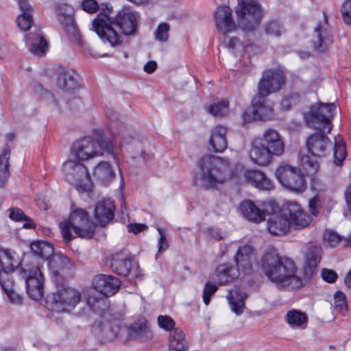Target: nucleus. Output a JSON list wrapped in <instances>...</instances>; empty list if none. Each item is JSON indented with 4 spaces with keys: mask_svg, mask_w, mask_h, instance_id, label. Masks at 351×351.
Segmentation results:
<instances>
[{
    "mask_svg": "<svg viewBox=\"0 0 351 351\" xmlns=\"http://www.w3.org/2000/svg\"><path fill=\"white\" fill-rule=\"evenodd\" d=\"M322 276L325 281L330 283L335 282L337 278V273L335 271L328 269H322Z\"/></svg>",
    "mask_w": 351,
    "mask_h": 351,
    "instance_id": "0e129e2a",
    "label": "nucleus"
},
{
    "mask_svg": "<svg viewBox=\"0 0 351 351\" xmlns=\"http://www.w3.org/2000/svg\"><path fill=\"white\" fill-rule=\"evenodd\" d=\"M324 239L330 246L335 247L341 242V237L332 230H326L324 234Z\"/></svg>",
    "mask_w": 351,
    "mask_h": 351,
    "instance_id": "5fc2aeb1",
    "label": "nucleus"
},
{
    "mask_svg": "<svg viewBox=\"0 0 351 351\" xmlns=\"http://www.w3.org/2000/svg\"><path fill=\"white\" fill-rule=\"evenodd\" d=\"M33 18L30 14H21L16 19L18 27L23 31H28L32 25Z\"/></svg>",
    "mask_w": 351,
    "mask_h": 351,
    "instance_id": "603ef678",
    "label": "nucleus"
},
{
    "mask_svg": "<svg viewBox=\"0 0 351 351\" xmlns=\"http://www.w3.org/2000/svg\"><path fill=\"white\" fill-rule=\"evenodd\" d=\"M10 149L5 145L0 155V186H3L7 182L9 176V158Z\"/></svg>",
    "mask_w": 351,
    "mask_h": 351,
    "instance_id": "79ce46f5",
    "label": "nucleus"
},
{
    "mask_svg": "<svg viewBox=\"0 0 351 351\" xmlns=\"http://www.w3.org/2000/svg\"><path fill=\"white\" fill-rule=\"evenodd\" d=\"M19 265V261L15 258V253L6 249H0V274L3 275V279L10 278V272L14 271Z\"/></svg>",
    "mask_w": 351,
    "mask_h": 351,
    "instance_id": "cd10ccee",
    "label": "nucleus"
},
{
    "mask_svg": "<svg viewBox=\"0 0 351 351\" xmlns=\"http://www.w3.org/2000/svg\"><path fill=\"white\" fill-rule=\"evenodd\" d=\"M321 257L322 248L319 245H311L307 247L304 267V276L306 279H310L316 273Z\"/></svg>",
    "mask_w": 351,
    "mask_h": 351,
    "instance_id": "4be33fe9",
    "label": "nucleus"
},
{
    "mask_svg": "<svg viewBox=\"0 0 351 351\" xmlns=\"http://www.w3.org/2000/svg\"><path fill=\"white\" fill-rule=\"evenodd\" d=\"M290 228L294 230L304 229L309 226L311 217L295 202H289L285 205Z\"/></svg>",
    "mask_w": 351,
    "mask_h": 351,
    "instance_id": "dca6fc26",
    "label": "nucleus"
},
{
    "mask_svg": "<svg viewBox=\"0 0 351 351\" xmlns=\"http://www.w3.org/2000/svg\"><path fill=\"white\" fill-rule=\"evenodd\" d=\"M130 338L140 341H148L153 337L152 332L146 322H135L128 327Z\"/></svg>",
    "mask_w": 351,
    "mask_h": 351,
    "instance_id": "72a5a7b5",
    "label": "nucleus"
},
{
    "mask_svg": "<svg viewBox=\"0 0 351 351\" xmlns=\"http://www.w3.org/2000/svg\"><path fill=\"white\" fill-rule=\"evenodd\" d=\"M128 230L135 234L147 230V226L143 223H130L127 226Z\"/></svg>",
    "mask_w": 351,
    "mask_h": 351,
    "instance_id": "69168bd1",
    "label": "nucleus"
},
{
    "mask_svg": "<svg viewBox=\"0 0 351 351\" xmlns=\"http://www.w3.org/2000/svg\"><path fill=\"white\" fill-rule=\"evenodd\" d=\"M114 143L108 138L101 136L99 138L85 137L76 141L71 149V152L79 160H87L107 153L111 154L116 160L114 153Z\"/></svg>",
    "mask_w": 351,
    "mask_h": 351,
    "instance_id": "20e7f679",
    "label": "nucleus"
},
{
    "mask_svg": "<svg viewBox=\"0 0 351 351\" xmlns=\"http://www.w3.org/2000/svg\"><path fill=\"white\" fill-rule=\"evenodd\" d=\"M334 305L335 309L343 316H345L348 311L346 297L341 291H337L334 296Z\"/></svg>",
    "mask_w": 351,
    "mask_h": 351,
    "instance_id": "8fccbe9b",
    "label": "nucleus"
},
{
    "mask_svg": "<svg viewBox=\"0 0 351 351\" xmlns=\"http://www.w3.org/2000/svg\"><path fill=\"white\" fill-rule=\"evenodd\" d=\"M254 258V250L250 245L239 246L234 256V261L239 268L250 270Z\"/></svg>",
    "mask_w": 351,
    "mask_h": 351,
    "instance_id": "c756f323",
    "label": "nucleus"
},
{
    "mask_svg": "<svg viewBox=\"0 0 351 351\" xmlns=\"http://www.w3.org/2000/svg\"><path fill=\"white\" fill-rule=\"evenodd\" d=\"M48 265L56 285L62 284L71 276L72 262L62 254H55L49 258Z\"/></svg>",
    "mask_w": 351,
    "mask_h": 351,
    "instance_id": "ddd939ff",
    "label": "nucleus"
},
{
    "mask_svg": "<svg viewBox=\"0 0 351 351\" xmlns=\"http://www.w3.org/2000/svg\"><path fill=\"white\" fill-rule=\"evenodd\" d=\"M57 12L59 14L58 20L66 33L71 40L79 43L80 35L73 18V8L67 4H62L58 6Z\"/></svg>",
    "mask_w": 351,
    "mask_h": 351,
    "instance_id": "a211bd4d",
    "label": "nucleus"
},
{
    "mask_svg": "<svg viewBox=\"0 0 351 351\" xmlns=\"http://www.w3.org/2000/svg\"><path fill=\"white\" fill-rule=\"evenodd\" d=\"M241 173L247 183L259 190L269 191L274 188V184L263 171L256 169L241 170Z\"/></svg>",
    "mask_w": 351,
    "mask_h": 351,
    "instance_id": "412c9836",
    "label": "nucleus"
},
{
    "mask_svg": "<svg viewBox=\"0 0 351 351\" xmlns=\"http://www.w3.org/2000/svg\"><path fill=\"white\" fill-rule=\"evenodd\" d=\"M86 304L95 313L104 317L108 309L106 300L103 297H98L95 292H90L87 295Z\"/></svg>",
    "mask_w": 351,
    "mask_h": 351,
    "instance_id": "a19ab883",
    "label": "nucleus"
},
{
    "mask_svg": "<svg viewBox=\"0 0 351 351\" xmlns=\"http://www.w3.org/2000/svg\"><path fill=\"white\" fill-rule=\"evenodd\" d=\"M273 155L260 141H254L252 143L250 158L254 163L260 166L267 165L271 162Z\"/></svg>",
    "mask_w": 351,
    "mask_h": 351,
    "instance_id": "a878e982",
    "label": "nucleus"
},
{
    "mask_svg": "<svg viewBox=\"0 0 351 351\" xmlns=\"http://www.w3.org/2000/svg\"><path fill=\"white\" fill-rule=\"evenodd\" d=\"M214 19L217 29L223 34L231 32L237 28L232 16V10L228 5L218 6Z\"/></svg>",
    "mask_w": 351,
    "mask_h": 351,
    "instance_id": "6ab92c4d",
    "label": "nucleus"
},
{
    "mask_svg": "<svg viewBox=\"0 0 351 351\" xmlns=\"http://www.w3.org/2000/svg\"><path fill=\"white\" fill-rule=\"evenodd\" d=\"M9 217L14 221H23L25 215L23 211L19 208H11Z\"/></svg>",
    "mask_w": 351,
    "mask_h": 351,
    "instance_id": "338daca9",
    "label": "nucleus"
},
{
    "mask_svg": "<svg viewBox=\"0 0 351 351\" xmlns=\"http://www.w3.org/2000/svg\"><path fill=\"white\" fill-rule=\"evenodd\" d=\"M47 50V43L42 36L36 35L30 44V51L35 55L42 56Z\"/></svg>",
    "mask_w": 351,
    "mask_h": 351,
    "instance_id": "de8ad7c7",
    "label": "nucleus"
},
{
    "mask_svg": "<svg viewBox=\"0 0 351 351\" xmlns=\"http://www.w3.org/2000/svg\"><path fill=\"white\" fill-rule=\"evenodd\" d=\"M158 324L160 328L167 331H171L176 325L174 320L168 315H159Z\"/></svg>",
    "mask_w": 351,
    "mask_h": 351,
    "instance_id": "6e6d98bb",
    "label": "nucleus"
},
{
    "mask_svg": "<svg viewBox=\"0 0 351 351\" xmlns=\"http://www.w3.org/2000/svg\"><path fill=\"white\" fill-rule=\"evenodd\" d=\"M30 247L33 254L45 259H49L53 254V246L47 241H35Z\"/></svg>",
    "mask_w": 351,
    "mask_h": 351,
    "instance_id": "37998d69",
    "label": "nucleus"
},
{
    "mask_svg": "<svg viewBox=\"0 0 351 351\" xmlns=\"http://www.w3.org/2000/svg\"><path fill=\"white\" fill-rule=\"evenodd\" d=\"M215 276L219 285H225L233 281L239 276V269L230 264H221L215 270Z\"/></svg>",
    "mask_w": 351,
    "mask_h": 351,
    "instance_id": "e433bc0d",
    "label": "nucleus"
},
{
    "mask_svg": "<svg viewBox=\"0 0 351 351\" xmlns=\"http://www.w3.org/2000/svg\"><path fill=\"white\" fill-rule=\"evenodd\" d=\"M276 176L281 184L291 191L302 193L305 190L304 175L296 167L288 165H280L276 171Z\"/></svg>",
    "mask_w": 351,
    "mask_h": 351,
    "instance_id": "f8f14e48",
    "label": "nucleus"
},
{
    "mask_svg": "<svg viewBox=\"0 0 351 351\" xmlns=\"http://www.w3.org/2000/svg\"><path fill=\"white\" fill-rule=\"evenodd\" d=\"M267 202H263L262 209L258 207L253 202L245 200L241 203L240 210L243 215L249 221L259 223L265 219L266 212L263 204Z\"/></svg>",
    "mask_w": 351,
    "mask_h": 351,
    "instance_id": "b1692460",
    "label": "nucleus"
},
{
    "mask_svg": "<svg viewBox=\"0 0 351 351\" xmlns=\"http://www.w3.org/2000/svg\"><path fill=\"white\" fill-rule=\"evenodd\" d=\"M226 131L223 126H217L212 131L210 144L215 152H222L226 149Z\"/></svg>",
    "mask_w": 351,
    "mask_h": 351,
    "instance_id": "4c0bfd02",
    "label": "nucleus"
},
{
    "mask_svg": "<svg viewBox=\"0 0 351 351\" xmlns=\"http://www.w3.org/2000/svg\"><path fill=\"white\" fill-rule=\"evenodd\" d=\"M0 285L5 293L10 302L16 304L22 302V297L13 289V281L10 278L3 279V275L0 274Z\"/></svg>",
    "mask_w": 351,
    "mask_h": 351,
    "instance_id": "c03bdc74",
    "label": "nucleus"
},
{
    "mask_svg": "<svg viewBox=\"0 0 351 351\" xmlns=\"http://www.w3.org/2000/svg\"><path fill=\"white\" fill-rule=\"evenodd\" d=\"M19 5L21 14H30L32 13V7L29 3L28 0H19Z\"/></svg>",
    "mask_w": 351,
    "mask_h": 351,
    "instance_id": "774afa93",
    "label": "nucleus"
},
{
    "mask_svg": "<svg viewBox=\"0 0 351 351\" xmlns=\"http://www.w3.org/2000/svg\"><path fill=\"white\" fill-rule=\"evenodd\" d=\"M265 211L269 217L267 219V229L274 235H284L290 229V223L285 206L280 209L278 204L273 200L263 204Z\"/></svg>",
    "mask_w": 351,
    "mask_h": 351,
    "instance_id": "9d476101",
    "label": "nucleus"
},
{
    "mask_svg": "<svg viewBox=\"0 0 351 351\" xmlns=\"http://www.w3.org/2000/svg\"><path fill=\"white\" fill-rule=\"evenodd\" d=\"M81 300L80 291L61 284L57 285L56 290L47 296V302L51 304L53 310L60 313H70Z\"/></svg>",
    "mask_w": 351,
    "mask_h": 351,
    "instance_id": "0eeeda50",
    "label": "nucleus"
},
{
    "mask_svg": "<svg viewBox=\"0 0 351 351\" xmlns=\"http://www.w3.org/2000/svg\"><path fill=\"white\" fill-rule=\"evenodd\" d=\"M263 31L269 36L278 38L285 32V28L280 21L271 20L264 24Z\"/></svg>",
    "mask_w": 351,
    "mask_h": 351,
    "instance_id": "a18cd8bd",
    "label": "nucleus"
},
{
    "mask_svg": "<svg viewBox=\"0 0 351 351\" xmlns=\"http://www.w3.org/2000/svg\"><path fill=\"white\" fill-rule=\"evenodd\" d=\"M243 120L244 123H250L254 121L259 120L258 118V115L256 112V110L254 106H253V109H247L245 110L243 113Z\"/></svg>",
    "mask_w": 351,
    "mask_h": 351,
    "instance_id": "e2e57ef3",
    "label": "nucleus"
},
{
    "mask_svg": "<svg viewBox=\"0 0 351 351\" xmlns=\"http://www.w3.org/2000/svg\"><path fill=\"white\" fill-rule=\"evenodd\" d=\"M263 145L274 156H280L285 151V144L279 133L274 129L266 130L263 134Z\"/></svg>",
    "mask_w": 351,
    "mask_h": 351,
    "instance_id": "393cba45",
    "label": "nucleus"
},
{
    "mask_svg": "<svg viewBox=\"0 0 351 351\" xmlns=\"http://www.w3.org/2000/svg\"><path fill=\"white\" fill-rule=\"evenodd\" d=\"M263 97H255L252 100L258 118L261 121L271 119L274 117V104L263 98Z\"/></svg>",
    "mask_w": 351,
    "mask_h": 351,
    "instance_id": "2f4dec72",
    "label": "nucleus"
},
{
    "mask_svg": "<svg viewBox=\"0 0 351 351\" xmlns=\"http://www.w3.org/2000/svg\"><path fill=\"white\" fill-rule=\"evenodd\" d=\"M208 112L215 117L226 115L229 112V102L226 99L215 103L208 108Z\"/></svg>",
    "mask_w": 351,
    "mask_h": 351,
    "instance_id": "09e8293b",
    "label": "nucleus"
},
{
    "mask_svg": "<svg viewBox=\"0 0 351 351\" xmlns=\"http://www.w3.org/2000/svg\"><path fill=\"white\" fill-rule=\"evenodd\" d=\"M59 228L64 241L68 243L75 237L93 238L95 226L87 212L78 208L71 211L67 219L60 222Z\"/></svg>",
    "mask_w": 351,
    "mask_h": 351,
    "instance_id": "f03ea898",
    "label": "nucleus"
},
{
    "mask_svg": "<svg viewBox=\"0 0 351 351\" xmlns=\"http://www.w3.org/2000/svg\"><path fill=\"white\" fill-rule=\"evenodd\" d=\"M285 82V74L282 71H265L258 86L259 96L267 97L271 93L280 90Z\"/></svg>",
    "mask_w": 351,
    "mask_h": 351,
    "instance_id": "4468645a",
    "label": "nucleus"
},
{
    "mask_svg": "<svg viewBox=\"0 0 351 351\" xmlns=\"http://www.w3.org/2000/svg\"><path fill=\"white\" fill-rule=\"evenodd\" d=\"M322 206L319 197L316 195L309 200L308 208L311 213L317 216L319 213V209Z\"/></svg>",
    "mask_w": 351,
    "mask_h": 351,
    "instance_id": "bf43d9fd",
    "label": "nucleus"
},
{
    "mask_svg": "<svg viewBox=\"0 0 351 351\" xmlns=\"http://www.w3.org/2000/svg\"><path fill=\"white\" fill-rule=\"evenodd\" d=\"M185 334L180 328H175L169 335V351H188Z\"/></svg>",
    "mask_w": 351,
    "mask_h": 351,
    "instance_id": "58836bf2",
    "label": "nucleus"
},
{
    "mask_svg": "<svg viewBox=\"0 0 351 351\" xmlns=\"http://www.w3.org/2000/svg\"><path fill=\"white\" fill-rule=\"evenodd\" d=\"M285 319L292 328H305L308 324L307 315L299 310L292 309L287 312Z\"/></svg>",
    "mask_w": 351,
    "mask_h": 351,
    "instance_id": "ea45409f",
    "label": "nucleus"
},
{
    "mask_svg": "<svg viewBox=\"0 0 351 351\" xmlns=\"http://www.w3.org/2000/svg\"><path fill=\"white\" fill-rule=\"evenodd\" d=\"M332 29L324 14V21L315 27L311 43L316 51L324 52L332 45Z\"/></svg>",
    "mask_w": 351,
    "mask_h": 351,
    "instance_id": "f3484780",
    "label": "nucleus"
},
{
    "mask_svg": "<svg viewBox=\"0 0 351 351\" xmlns=\"http://www.w3.org/2000/svg\"><path fill=\"white\" fill-rule=\"evenodd\" d=\"M82 9L87 13L94 14L99 9V5L95 0H84L81 3Z\"/></svg>",
    "mask_w": 351,
    "mask_h": 351,
    "instance_id": "13d9d810",
    "label": "nucleus"
},
{
    "mask_svg": "<svg viewBox=\"0 0 351 351\" xmlns=\"http://www.w3.org/2000/svg\"><path fill=\"white\" fill-rule=\"evenodd\" d=\"M261 268L265 275L279 289L295 290L302 286V280L297 275L294 262L281 258L274 249L268 250L264 253Z\"/></svg>",
    "mask_w": 351,
    "mask_h": 351,
    "instance_id": "f257e3e1",
    "label": "nucleus"
},
{
    "mask_svg": "<svg viewBox=\"0 0 351 351\" xmlns=\"http://www.w3.org/2000/svg\"><path fill=\"white\" fill-rule=\"evenodd\" d=\"M198 165L202 182L207 187H215L232 176L228 161L218 156H204Z\"/></svg>",
    "mask_w": 351,
    "mask_h": 351,
    "instance_id": "7ed1b4c3",
    "label": "nucleus"
},
{
    "mask_svg": "<svg viewBox=\"0 0 351 351\" xmlns=\"http://www.w3.org/2000/svg\"><path fill=\"white\" fill-rule=\"evenodd\" d=\"M330 145V143L328 137L320 132L311 135L306 140L308 151L314 157L325 156L326 151Z\"/></svg>",
    "mask_w": 351,
    "mask_h": 351,
    "instance_id": "5701e85b",
    "label": "nucleus"
},
{
    "mask_svg": "<svg viewBox=\"0 0 351 351\" xmlns=\"http://www.w3.org/2000/svg\"><path fill=\"white\" fill-rule=\"evenodd\" d=\"M300 95L293 93L285 96L281 101V106L285 110H289L300 101Z\"/></svg>",
    "mask_w": 351,
    "mask_h": 351,
    "instance_id": "864d4df0",
    "label": "nucleus"
},
{
    "mask_svg": "<svg viewBox=\"0 0 351 351\" xmlns=\"http://www.w3.org/2000/svg\"><path fill=\"white\" fill-rule=\"evenodd\" d=\"M114 204L111 199L99 201L95 209V215L98 222L104 226L114 218Z\"/></svg>",
    "mask_w": 351,
    "mask_h": 351,
    "instance_id": "bb28decb",
    "label": "nucleus"
},
{
    "mask_svg": "<svg viewBox=\"0 0 351 351\" xmlns=\"http://www.w3.org/2000/svg\"><path fill=\"white\" fill-rule=\"evenodd\" d=\"M247 298V295L239 288L235 287L229 291L227 299L232 311L237 315H240L243 313L245 307V300Z\"/></svg>",
    "mask_w": 351,
    "mask_h": 351,
    "instance_id": "f704fd0d",
    "label": "nucleus"
},
{
    "mask_svg": "<svg viewBox=\"0 0 351 351\" xmlns=\"http://www.w3.org/2000/svg\"><path fill=\"white\" fill-rule=\"evenodd\" d=\"M26 290L29 296L34 300H40L44 294L43 272L39 267L25 271Z\"/></svg>",
    "mask_w": 351,
    "mask_h": 351,
    "instance_id": "2eb2a0df",
    "label": "nucleus"
},
{
    "mask_svg": "<svg viewBox=\"0 0 351 351\" xmlns=\"http://www.w3.org/2000/svg\"><path fill=\"white\" fill-rule=\"evenodd\" d=\"M78 78V74L74 71H63L58 75L57 84L65 91H73L80 87Z\"/></svg>",
    "mask_w": 351,
    "mask_h": 351,
    "instance_id": "473e14b6",
    "label": "nucleus"
},
{
    "mask_svg": "<svg viewBox=\"0 0 351 351\" xmlns=\"http://www.w3.org/2000/svg\"><path fill=\"white\" fill-rule=\"evenodd\" d=\"M169 30L170 26L168 23H160L154 32L155 38L162 43L167 42L169 39Z\"/></svg>",
    "mask_w": 351,
    "mask_h": 351,
    "instance_id": "3c124183",
    "label": "nucleus"
},
{
    "mask_svg": "<svg viewBox=\"0 0 351 351\" xmlns=\"http://www.w3.org/2000/svg\"><path fill=\"white\" fill-rule=\"evenodd\" d=\"M132 261L127 251H121L113 256L111 268L118 275L126 276L130 271Z\"/></svg>",
    "mask_w": 351,
    "mask_h": 351,
    "instance_id": "c85d7f7f",
    "label": "nucleus"
},
{
    "mask_svg": "<svg viewBox=\"0 0 351 351\" xmlns=\"http://www.w3.org/2000/svg\"><path fill=\"white\" fill-rule=\"evenodd\" d=\"M313 155L311 156L308 154L300 155V162L306 174L311 176V186L312 188L316 189L319 183V180L315 176L317 171L319 169V164Z\"/></svg>",
    "mask_w": 351,
    "mask_h": 351,
    "instance_id": "7c9ffc66",
    "label": "nucleus"
},
{
    "mask_svg": "<svg viewBox=\"0 0 351 351\" xmlns=\"http://www.w3.org/2000/svg\"><path fill=\"white\" fill-rule=\"evenodd\" d=\"M93 175L95 178L104 184L111 182L116 176V173L108 162H99L94 169Z\"/></svg>",
    "mask_w": 351,
    "mask_h": 351,
    "instance_id": "c9c22d12",
    "label": "nucleus"
},
{
    "mask_svg": "<svg viewBox=\"0 0 351 351\" xmlns=\"http://www.w3.org/2000/svg\"><path fill=\"white\" fill-rule=\"evenodd\" d=\"M227 46L230 49L235 52L242 51L244 49L243 45L241 43L240 40L237 37H231L228 38Z\"/></svg>",
    "mask_w": 351,
    "mask_h": 351,
    "instance_id": "680f3d73",
    "label": "nucleus"
},
{
    "mask_svg": "<svg viewBox=\"0 0 351 351\" xmlns=\"http://www.w3.org/2000/svg\"><path fill=\"white\" fill-rule=\"evenodd\" d=\"M336 110L334 103L317 102L312 105L309 111L304 113L306 125L322 132H330L332 130V119Z\"/></svg>",
    "mask_w": 351,
    "mask_h": 351,
    "instance_id": "423d86ee",
    "label": "nucleus"
},
{
    "mask_svg": "<svg viewBox=\"0 0 351 351\" xmlns=\"http://www.w3.org/2000/svg\"><path fill=\"white\" fill-rule=\"evenodd\" d=\"M334 163L340 165L346 157V149L345 143L340 136L335 138L334 145Z\"/></svg>",
    "mask_w": 351,
    "mask_h": 351,
    "instance_id": "49530a36",
    "label": "nucleus"
},
{
    "mask_svg": "<svg viewBox=\"0 0 351 351\" xmlns=\"http://www.w3.org/2000/svg\"><path fill=\"white\" fill-rule=\"evenodd\" d=\"M136 14L128 7H124L117 12V14L111 18L110 26L117 34L119 43L117 44L110 43L111 46H118L121 43V36H130L134 34L137 29Z\"/></svg>",
    "mask_w": 351,
    "mask_h": 351,
    "instance_id": "9b49d317",
    "label": "nucleus"
},
{
    "mask_svg": "<svg viewBox=\"0 0 351 351\" xmlns=\"http://www.w3.org/2000/svg\"><path fill=\"white\" fill-rule=\"evenodd\" d=\"M342 16L344 22L351 25V0H347L341 8Z\"/></svg>",
    "mask_w": 351,
    "mask_h": 351,
    "instance_id": "052dcab7",
    "label": "nucleus"
},
{
    "mask_svg": "<svg viewBox=\"0 0 351 351\" xmlns=\"http://www.w3.org/2000/svg\"><path fill=\"white\" fill-rule=\"evenodd\" d=\"M239 26L245 32H253L260 25L263 13L256 0H237L235 9Z\"/></svg>",
    "mask_w": 351,
    "mask_h": 351,
    "instance_id": "39448f33",
    "label": "nucleus"
},
{
    "mask_svg": "<svg viewBox=\"0 0 351 351\" xmlns=\"http://www.w3.org/2000/svg\"><path fill=\"white\" fill-rule=\"evenodd\" d=\"M120 285L119 279L110 275L99 274L93 280V286L95 289L106 297L115 294Z\"/></svg>",
    "mask_w": 351,
    "mask_h": 351,
    "instance_id": "aec40b11",
    "label": "nucleus"
},
{
    "mask_svg": "<svg viewBox=\"0 0 351 351\" xmlns=\"http://www.w3.org/2000/svg\"><path fill=\"white\" fill-rule=\"evenodd\" d=\"M62 171L66 180L74 185L79 192L87 193L91 190L90 175L84 164L67 160L62 165Z\"/></svg>",
    "mask_w": 351,
    "mask_h": 351,
    "instance_id": "6e6552de",
    "label": "nucleus"
},
{
    "mask_svg": "<svg viewBox=\"0 0 351 351\" xmlns=\"http://www.w3.org/2000/svg\"><path fill=\"white\" fill-rule=\"evenodd\" d=\"M217 290V286L210 282H207L205 284V287L203 292V300L206 305H208L210 300V297Z\"/></svg>",
    "mask_w": 351,
    "mask_h": 351,
    "instance_id": "4d7b16f0",
    "label": "nucleus"
},
{
    "mask_svg": "<svg viewBox=\"0 0 351 351\" xmlns=\"http://www.w3.org/2000/svg\"><path fill=\"white\" fill-rule=\"evenodd\" d=\"M98 10L99 12L92 22L93 29L103 42L117 44L119 38L110 26L111 18L109 17L112 12V6L109 3H101Z\"/></svg>",
    "mask_w": 351,
    "mask_h": 351,
    "instance_id": "1a4fd4ad",
    "label": "nucleus"
}]
</instances>
